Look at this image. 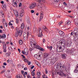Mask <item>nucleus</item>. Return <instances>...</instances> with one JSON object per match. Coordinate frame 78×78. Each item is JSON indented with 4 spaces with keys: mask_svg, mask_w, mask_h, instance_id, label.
<instances>
[{
    "mask_svg": "<svg viewBox=\"0 0 78 78\" xmlns=\"http://www.w3.org/2000/svg\"><path fill=\"white\" fill-rule=\"evenodd\" d=\"M45 73L46 74H47V73H48V70H47V69H45Z\"/></svg>",
    "mask_w": 78,
    "mask_h": 78,
    "instance_id": "4c0bfd02",
    "label": "nucleus"
},
{
    "mask_svg": "<svg viewBox=\"0 0 78 78\" xmlns=\"http://www.w3.org/2000/svg\"><path fill=\"white\" fill-rule=\"evenodd\" d=\"M12 5L13 6L16 7V6H17V3H16V2H15L13 3L12 4Z\"/></svg>",
    "mask_w": 78,
    "mask_h": 78,
    "instance_id": "5701e85b",
    "label": "nucleus"
},
{
    "mask_svg": "<svg viewBox=\"0 0 78 78\" xmlns=\"http://www.w3.org/2000/svg\"><path fill=\"white\" fill-rule=\"evenodd\" d=\"M43 29L47 33H48V31H49V30H48V29L47 28V27H43Z\"/></svg>",
    "mask_w": 78,
    "mask_h": 78,
    "instance_id": "9b49d317",
    "label": "nucleus"
},
{
    "mask_svg": "<svg viewBox=\"0 0 78 78\" xmlns=\"http://www.w3.org/2000/svg\"><path fill=\"white\" fill-rule=\"evenodd\" d=\"M62 58L64 59H65L66 58V54H63L62 55Z\"/></svg>",
    "mask_w": 78,
    "mask_h": 78,
    "instance_id": "aec40b11",
    "label": "nucleus"
},
{
    "mask_svg": "<svg viewBox=\"0 0 78 78\" xmlns=\"http://www.w3.org/2000/svg\"><path fill=\"white\" fill-rule=\"evenodd\" d=\"M3 49L4 50V52H6V49L4 48Z\"/></svg>",
    "mask_w": 78,
    "mask_h": 78,
    "instance_id": "6e6d98bb",
    "label": "nucleus"
},
{
    "mask_svg": "<svg viewBox=\"0 0 78 78\" xmlns=\"http://www.w3.org/2000/svg\"><path fill=\"white\" fill-rule=\"evenodd\" d=\"M28 34H29V32H27V34H23V37H24V39H27L28 37Z\"/></svg>",
    "mask_w": 78,
    "mask_h": 78,
    "instance_id": "0eeeda50",
    "label": "nucleus"
},
{
    "mask_svg": "<svg viewBox=\"0 0 78 78\" xmlns=\"http://www.w3.org/2000/svg\"><path fill=\"white\" fill-rule=\"evenodd\" d=\"M34 50V48H29V50L30 51H32V50Z\"/></svg>",
    "mask_w": 78,
    "mask_h": 78,
    "instance_id": "a19ab883",
    "label": "nucleus"
},
{
    "mask_svg": "<svg viewBox=\"0 0 78 78\" xmlns=\"http://www.w3.org/2000/svg\"><path fill=\"white\" fill-rule=\"evenodd\" d=\"M21 56H22V57H23V58H24V59H26L25 58V56H24V55H21Z\"/></svg>",
    "mask_w": 78,
    "mask_h": 78,
    "instance_id": "603ef678",
    "label": "nucleus"
},
{
    "mask_svg": "<svg viewBox=\"0 0 78 78\" xmlns=\"http://www.w3.org/2000/svg\"><path fill=\"white\" fill-rule=\"evenodd\" d=\"M3 65L4 66H6V65H7V64H6V62H4L3 63Z\"/></svg>",
    "mask_w": 78,
    "mask_h": 78,
    "instance_id": "0e129e2a",
    "label": "nucleus"
},
{
    "mask_svg": "<svg viewBox=\"0 0 78 78\" xmlns=\"http://www.w3.org/2000/svg\"><path fill=\"white\" fill-rule=\"evenodd\" d=\"M16 77L17 78H22V77H20V75H19V76H16Z\"/></svg>",
    "mask_w": 78,
    "mask_h": 78,
    "instance_id": "c03bdc74",
    "label": "nucleus"
},
{
    "mask_svg": "<svg viewBox=\"0 0 78 78\" xmlns=\"http://www.w3.org/2000/svg\"><path fill=\"white\" fill-rule=\"evenodd\" d=\"M19 43L20 45H22V43H23V42H22V41L21 40L19 41Z\"/></svg>",
    "mask_w": 78,
    "mask_h": 78,
    "instance_id": "2f4dec72",
    "label": "nucleus"
},
{
    "mask_svg": "<svg viewBox=\"0 0 78 78\" xmlns=\"http://www.w3.org/2000/svg\"><path fill=\"white\" fill-rule=\"evenodd\" d=\"M71 44H72V42H71V41L69 42V43L66 44V45H67V46L68 47H70V46H71Z\"/></svg>",
    "mask_w": 78,
    "mask_h": 78,
    "instance_id": "4be33fe9",
    "label": "nucleus"
},
{
    "mask_svg": "<svg viewBox=\"0 0 78 78\" xmlns=\"http://www.w3.org/2000/svg\"><path fill=\"white\" fill-rule=\"evenodd\" d=\"M37 7L38 9H41L42 8V4L39 3L38 4Z\"/></svg>",
    "mask_w": 78,
    "mask_h": 78,
    "instance_id": "1a4fd4ad",
    "label": "nucleus"
},
{
    "mask_svg": "<svg viewBox=\"0 0 78 78\" xmlns=\"http://www.w3.org/2000/svg\"><path fill=\"white\" fill-rule=\"evenodd\" d=\"M38 2H39V3L41 4L42 3H44L45 2V0H38Z\"/></svg>",
    "mask_w": 78,
    "mask_h": 78,
    "instance_id": "a211bd4d",
    "label": "nucleus"
},
{
    "mask_svg": "<svg viewBox=\"0 0 78 78\" xmlns=\"http://www.w3.org/2000/svg\"><path fill=\"white\" fill-rule=\"evenodd\" d=\"M21 73H22V74H23H23H24V71H21Z\"/></svg>",
    "mask_w": 78,
    "mask_h": 78,
    "instance_id": "5fc2aeb1",
    "label": "nucleus"
},
{
    "mask_svg": "<svg viewBox=\"0 0 78 78\" xmlns=\"http://www.w3.org/2000/svg\"><path fill=\"white\" fill-rule=\"evenodd\" d=\"M14 12L15 16L16 17H18V16H19V13H18V12H17V11H14Z\"/></svg>",
    "mask_w": 78,
    "mask_h": 78,
    "instance_id": "2eb2a0df",
    "label": "nucleus"
},
{
    "mask_svg": "<svg viewBox=\"0 0 78 78\" xmlns=\"http://www.w3.org/2000/svg\"><path fill=\"white\" fill-rule=\"evenodd\" d=\"M63 23L62 22H60L58 23L59 25H62Z\"/></svg>",
    "mask_w": 78,
    "mask_h": 78,
    "instance_id": "de8ad7c7",
    "label": "nucleus"
},
{
    "mask_svg": "<svg viewBox=\"0 0 78 78\" xmlns=\"http://www.w3.org/2000/svg\"><path fill=\"white\" fill-rule=\"evenodd\" d=\"M31 13H33L34 12V11L33 10H31Z\"/></svg>",
    "mask_w": 78,
    "mask_h": 78,
    "instance_id": "bf43d9fd",
    "label": "nucleus"
},
{
    "mask_svg": "<svg viewBox=\"0 0 78 78\" xmlns=\"http://www.w3.org/2000/svg\"><path fill=\"white\" fill-rule=\"evenodd\" d=\"M43 78H48L47 76L45 75V74H44V75H43Z\"/></svg>",
    "mask_w": 78,
    "mask_h": 78,
    "instance_id": "58836bf2",
    "label": "nucleus"
},
{
    "mask_svg": "<svg viewBox=\"0 0 78 78\" xmlns=\"http://www.w3.org/2000/svg\"><path fill=\"white\" fill-rule=\"evenodd\" d=\"M67 53H68V54H72V50H70V49H68Z\"/></svg>",
    "mask_w": 78,
    "mask_h": 78,
    "instance_id": "f3484780",
    "label": "nucleus"
},
{
    "mask_svg": "<svg viewBox=\"0 0 78 78\" xmlns=\"http://www.w3.org/2000/svg\"><path fill=\"white\" fill-rule=\"evenodd\" d=\"M24 69L25 70H27V67H25L24 68Z\"/></svg>",
    "mask_w": 78,
    "mask_h": 78,
    "instance_id": "69168bd1",
    "label": "nucleus"
},
{
    "mask_svg": "<svg viewBox=\"0 0 78 78\" xmlns=\"http://www.w3.org/2000/svg\"><path fill=\"white\" fill-rule=\"evenodd\" d=\"M24 51L26 55H28V48H25Z\"/></svg>",
    "mask_w": 78,
    "mask_h": 78,
    "instance_id": "6e6552de",
    "label": "nucleus"
},
{
    "mask_svg": "<svg viewBox=\"0 0 78 78\" xmlns=\"http://www.w3.org/2000/svg\"><path fill=\"white\" fill-rule=\"evenodd\" d=\"M36 6V3H32L30 5L29 8H30V9H33Z\"/></svg>",
    "mask_w": 78,
    "mask_h": 78,
    "instance_id": "423d86ee",
    "label": "nucleus"
},
{
    "mask_svg": "<svg viewBox=\"0 0 78 78\" xmlns=\"http://www.w3.org/2000/svg\"><path fill=\"white\" fill-rule=\"evenodd\" d=\"M33 30H34V31H37V29H36L35 28H34Z\"/></svg>",
    "mask_w": 78,
    "mask_h": 78,
    "instance_id": "13d9d810",
    "label": "nucleus"
},
{
    "mask_svg": "<svg viewBox=\"0 0 78 78\" xmlns=\"http://www.w3.org/2000/svg\"><path fill=\"white\" fill-rule=\"evenodd\" d=\"M64 28H66V26H63V27H62V29H63V30H67V29H66V28L65 29H64Z\"/></svg>",
    "mask_w": 78,
    "mask_h": 78,
    "instance_id": "e433bc0d",
    "label": "nucleus"
},
{
    "mask_svg": "<svg viewBox=\"0 0 78 78\" xmlns=\"http://www.w3.org/2000/svg\"><path fill=\"white\" fill-rule=\"evenodd\" d=\"M41 54H40L38 56V57L37 58V59H38V60H40L41 59Z\"/></svg>",
    "mask_w": 78,
    "mask_h": 78,
    "instance_id": "b1692460",
    "label": "nucleus"
},
{
    "mask_svg": "<svg viewBox=\"0 0 78 78\" xmlns=\"http://www.w3.org/2000/svg\"><path fill=\"white\" fill-rule=\"evenodd\" d=\"M11 52L10 53H6V56H10V54H11Z\"/></svg>",
    "mask_w": 78,
    "mask_h": 78,
    "instance_id": "c756f323",
    "label": "nucleus"
},
{
    "mask_svg": "<svg viewBox=\"0 0 78 78\" xmlns=\"http://www.w3.org/2000/svg\"><path fill=\"white\" fill-rule=\"evenodd\" d=\"M59 34L61 36H64L65 34H64V32L61 30H60L59 31Z\"/></svg>",
    "mask_w": 78,
    "mask_h": 78,
    "instance_id": "9d476101",
    "label": "nucleus"
},
{
    "mask_svg": "<svg viewBox=\"0 0 78 78\" xmlns=\"http://www.w3.org/2000/svg\"><path fill=\"white\" fill-rule=\"evenodd\" d=\"M49 55V54H48V53H44V58H47V57H48V56Z\"/></svg>",
    "mask_w": 78,
    "mask_h": 78,
    "instance_id": "dca6fc26",
    "label": "nucleus"
},
{
    "mask_svg": "<svg viewBox=\"0 0 78 78\" xmlns=\"http://www.w3.org/2000/svg\"><path fill=\"white\" fill-rule=\"evenodd\" d=\"M73 34H74L76 36L75 38H77V39H78V29L74 30L73 32Z\"/></svg>",
    "mask_w": 78,
    "mask_h": 78,
    "instance_id": "39448f33",
    "label": "nucleus"
},
{
    "mask_svg": "<svg viewBox=\"0 0 78 78\" xmlns=\"http://www.w3.org/2000/svg\"><path fill=\"white\" fill-rule=\"evenodd\" d=\"M52 48H53V47L52 46H50L49 48V49L51 51V50H52Z\"/></svg>",
    "mask_w": 78,
    "mask_h": 78,
    "instance_id": "09e8293b",
    "label": "nucleus"
},
{
    "mask_svg": "<svg viewBox=\"0 0 78 78\" xmlns=\"http://www.w3.org/2000/svg\"><path fill=\"white\" fill-rule=\"evenodd\" d=\"M34 66H32V67H31V69H33V68H34Z\"/></svg>",
    "mask_w": 78,
    "mask_h": 78,
    "instance_id": "680f3d73",
    "label": "nucleus"
},
{
    "mask_svg": "<svg viewBox=\"0 0 78 78\" xmlns=\"http://www.w3.org/2000/svg\"><path fill=\"white\" fill-rule=\"evenodd\" d=\"M18 34H19V33H18V32H16L15 34V36L16 37H17L18 36H19Z\"/></svg>",
    "mask_w": 78,
    "mask_h": 78,
    "instance_id": "473e14b6",
    "label": "nucleus"
},
{
    "mask_svg": "<svg viewBox=\"0 0 78 78\" xmlns=\"http://www.w3.org/2000/svg\"><path fill=\"white\" fill-rule=\"evenodd\" d=\"M6 38V35L5 34H3L1 36V39H5Z\"/></svg>",
    "mask_w": 78,
    "mask_h": 78,
    "instance_id": "412c9836",
    "label": "nucleus"
},
{
    "mask_svg": "<svg viewBox=\"0 0 78 78\" xmlns=\"http://www.w3.org/2000/svg\"><path fill=\"white\" fill-rule=\"evenodd\" d=\"M76 69H78V64L76 65Z\"/></svg>",
    "mask_w": 78,
    "mask_h": 78,
    "instance_id": "e2e57ef3",
    "label": "nucleus"
},
{
    "mask_svg": "<svg viewBox=\"0 0 78 78\" xmlns=\"http://www.w3.org/2000/svg\"><path fill=\"white\" fill-rule=\"evenodd\" d=\"M0 13L2 15V17L3 16V15H4V13L3 12H2V11H0Z\"/></svg>",
    "mask_w": 78,
    "mask_h": 78,
    "instance_id": "bb28decb",
    "label": "nucleus"
},
{
    "mask_svg": "<svg viewBox=\"0 0 78 78\" xmlns=\"http://www.w3.org/2000/svg\"><path fill=\"white\" fill-rule=\"evenodd\" d=\"M24 15V11L22 10L20 12V16L21 17H22Z\"/></svg>",
    "mask_w": 78,
    "mask_h": 78,
    "instance_id": "4468645a",
    "label": "nucleus"
},
{
    "mask_svg": "<svg viewBox=\"0 0 78 78\" xmlns=\"http://www.w3.org/2000/svg\"><path fill=\"white\" fill-rule=\"evenodd\" d=\"M55 2H56V3H58V2H59L60 1V0H54Z\"/></svg>",
    "mask_w": 78,
    "mask_h": 78,
    "instance_id": "3c124183",
    "label": "nucleus"
},
{
    "mask_svg": "<svg viewBox=\"0 0 78 78\" xmlns=\"http://www.w3.org/2000/svg\"><path fill=\"white\" fill-rule=\"evenodd\" d=\"M75 25H78V22L76 21L75 22Z\"/></svg>",
    "mask_w": 78,
    "mask_h": 78,
    "instance_id": "8fccbe9b",
    "label": "nucleus"
},
{
    "mask_svg": "<svg viewBox=\"0 0 78 78\" xmlns=\"http://www.w3.org/2000/svg\"><path fill=\"white\" fill-rule=\"evenodd\" d=\"M39 30V33L37 31L36 33V34L37 35L38 37H42V30L41 29V28H39L38 29Z\"/></svg>",
    "mask_w": 78,
    "mask_h": 78,
    "instance_id": "20e7f679",
    "label": "nucleus"
},
{
    "mask_svg": "<svg viewBox=\"0 0 78 78\" xmlns=\"http://www.w3.org/2000/svg\"><path fill=\"white\" fill-rule=\"evenodd\" d=\"M23 60L25 62H30L28 60H27V59L26 58L24 59Z\"/></svg>",
    "mask_w": 78,
    "mask_h": 78,
    "instance_id": "a878e982",
    "label": "nucleus"
},
{
    "mask_svg": "<svg viewBox=\"0 0 78 78\" xmlns=\"http://www.w3.org/2000/svg\"><path fill=\"white\" fill-rule=\"evenodd\" d=\"M22 6V3H20L19 4V7H20Z\"/></svg>",
    "mask_w": 78,
    "mask_h": 78,
    "instance_id": "4d7b16f0",
    "label": "nucleus"
},
{
    "mask_svg": "<svg viewBox=\"0 0 78 78\" xmlns=\"http://www.w3.org/2000/svg\"><path fill=\"white\" fill-rule=\"evenodd\" d=\"M3 49H6V44H5L3 45Z\"/></svg>",
    "mask_w": 78,
    "mask_h": 78,
    "instance_id": "f704fd0d",
    "label": "nucleus"
},
{
    "mask_svg": "<svg viewBox=\"0 0 78 78\" xmlns=\"http://www.w3.org/2000/svg\"><path fill=\"white\" fill-rule=\"evenodd\" d=\"M9 25H10V26L11 25L12 26V23H11V22H10L9 23Z\"/></svg>",
    "mask_w": 78,
    "mask_h": 78,
    "instance_id": "a18cd8bd",
    "label": "nucleus"
},
{
    "mask_svg": "<svg viewBox=\"0 0 78 78\" xmlns=\"http://www.w3.org/2000/svg\"><path fill=\"white\" fill-rule=\"evenodd\" d=\"M5 72V70H3V71H2L1 72V74H2V73H4Z\"/></svg>",
    "mask_w": 78,
    "mask_h": 78,
    "instance_id": "37998d69",
    "label": "nucleus"
},
{
    "mask_svg": "<svg viewBox=\"0 0 78 78\" xmlns=\"http://www.w3.org/2000/svg\"><path fill=\"white\" fill-rule=\"evenodd\" d=\"M63 4L64 5H67V4H66V3L65 2H63Z\"/></svg>",
    "mask_w": 78,
    "mask_h": 78,
    "instance_id": "774afa93",
    "label": "nucleus"
},
{
    "mask_svg": "<svg viewBox=\"0 0 78 78\" xmlns=\"http://www.w3.org/2000/svg\"><path fill=\"white\" fill-rule=\"evenodd\" d=\"M32 76H34V75H35V73H34V71H32Z\"/></svg>",
    "mask_w": 78,
    "mask_h": 78,
    "instance_id": "c9c22d12",
    "label": "nucleus"
},
{
    "mask_svg": "<svg viewBox=\"0 0 78 78\" xmlns=\"http://www.w3.org/2000/svg\"><path fill=\"white\" fill-rule=\"evenodd\" d=\"M28 62V65L30 66V64H31V62Z\"/></svg>",
    "mask_w": 78,
    "mask_h": 78,
    "instance_id": "052dcab7",
    "label": "nucleus"
},
{
    "mask_svg": "<svg viewBox=\"0 0 78 78\" xmlns=\"http://www.w3.org/2000/svg\"><path fill=\"white\" fill-rule=\"evenodd\" d=\"M40 50H41V51H44V48H41L40 47V48L39 49Z\"/></svg>",
    "mask_w": 78,
    "mask_h": 78,
    "instance_id": "72a5a7b5",
    "label": "nucleus"
},
{
    "mask_svg": "<svg viewBox=\"0 0 78 78\" xmlns=\"http://www.w3.org/2000/svg\"><path fill=\"white\" fill-rule=\"evenodd\" d=\"M18 32V36L20 37L21 36H22V33L23 32V31H22V30H20Z\"/></svg>",
    "mask_w": 78,
    "mask_h": 78,
    "instance_id": "ddd939ff",
    "label": "nucleus"
},
{
    "mask_svg": "<svg viewBox=\"0 0 78 78\" xmlns=\"http://www.w3.org/2000/svg\"><path fill=\"white\" fill-rule=\"evenodd\" d=\"M37 75H38V76H41V73L39 71L37 72Z\"/></svg>",
    "mask_w": 78,
    "mask_h": 78,
    "instance_id": "7c9ffc66",
    "label": "nucleus"
},
{
    "mask_svg": "<svg viewBox=\"0 0 78 78\" xmlns=\"http://www.w3.org/2000/svg\"><path fill=\"white\" fill-rule=\"evenodd\" d=\"M21 28L23 30L24 28V25L23 24V23L21 26Z\"/></svg>",
    "mask_w": 78,
    "mask_h": 78,
    "instance_id": "393cba45",
    "label": "nucleus"
},
{
    "mask_svg": "<svg viewBox=\"0 0 78 78\" xmlns=\"http://www.w3.org/2000/svg\"><path fill=\"white\" fill-rule=\"evenodd\" d=\"M55 74L56 75H59L60 76H65V77H66V76H67V75L62 73V71L61 70L59 71H57L55 73Z\"/></svg>",
    "mask_w": 78,
    "mask_h": 78,
    "instance_id": "7ed1b4c3",
    "label": "nucleus"
},
{
    "mask_svg": "<svg viewBox=\"0 0 78 78\" xmlns=\"http://www.w3.org/2000/svg\"><path fill=\"white\" fill-rule=\"evenodd\" d=\"M16 23H19V20L18 19H16Z\"/></svg>",
    "mask_w": 78,
    "mask_h": 78,
    "instance_id": "49530a36",
    "label": "nucleus"
},
{
    "mask_svg": "<svg viewBox=\"0 0 78 78\" xmlns=\"http://www.w3.org/2000/svg\"><path fill=\"white\" fill-rule=\"evenodd\" d=\"M60 64L59 63H58L57 64V69H58V67H59V66Z\"/></svg>",
    "mask_w": 78,
    "mask_h": 78,
    "instance_id": "79ce46f5",
    "label": "nucleus"
},
{
    "mask_svg": "<svg viewBox=\"0 0 78 78\" xmlns=\"http://www.w3.org/2000/svg\"><path fill=\"white\" fill-rule=\"evenodd\" d=\"M24 75H28V73H27V72H26L24 73Z\"/></svg>",
    "mask_w": 78,
    "mask_h": 78,
    "instance_id": "864d4df0",
    "label": "nucleus"
},
{
    "mask_svg": "<svg viewBox=\"0 0 78 78\" xmlns=\"http://www.w3.org/2000/svg\"><path fill=\"white\" fill-rule=\"evenodd\" d=\"M59 45H61L63 46L62 47L60 46L59 47H58V46H57V48L56 49V51L57 52H61L62 51V50L65 49V44H66V42L65 40L62 39H61L59 41Z\"/></svg>",
    "mask_w": 78,
    "mask_h": 78,
    "instance_id": "f257e3e1",
    "label": "nucleus"
},
{
    "mask_svg": "<svg viewBox=\"0 0 78 78\" xmlns=\"http://www.w3.org/2000/svg\"><path fill=\"white\" fill-rule=\"evenodd\" d=\"M56 58H55V57H54V58H53V60H54V61H56Z\"/></svg>",
    "mask_w": 78,
    "mask_h": 78,
    "instance_id": "338daca9",
    "label": "nucleus"
},
{
    "mask_svg": "<svg viewBox=\"0 0 78 78\" xmlns=\"http://www.w3.org/2000/svg\"><path fill=\"white\" fill-rule=\"evenodd\" d=\"M2 8H3V9L4 10H6V5L5 4H3L2 5Z\"/></svg>",
    "mask_w": 78,
    "mask_h": 78,
    "instance_id": "f8f14e48",
    "label": "nucleus"
},
{
    "mask_svg": "<svg viewBox=\"0 0 78 78\" xmlns=\"http://www.w3.org/2000/svg\"><path fill=\"white\" fill-rule=\"evenodd\" d=\"M34 57L35 58L37 59V58L38 57V55H35L34 56Z\"/></svg>",
    "mask_w": 78,
    "mask_h": 78,
    "instance_id": "ea45409f",
    "label": "nucleus"
},
{
    "mask_svg": "<svg viewBox=\"0 0 78 78\" xmlns=\"http://www.w3.org/2000/svg\"><path fill=\"white\" fill-rule=\"evenodd\" d=\"M30 44H31L32 45H34V48L37 49H38V50H39L40 48H41V47L39 46V45H37V44H36V43L35 42V41H34L33 40L30 39Z\"/></svg>",
    "mask_w": 78,
    "mask_h": 78,
    "instance_id": "f03ea898",
    "label": "nucleus"
},
{
    "mask_svg": "<svg viewBox=\"0 0 78 78\" xmlns=\"http://www.w3.org/2000/svg\"><path fill=\"white\" fill-rule=\"evenodd\" d=\"M40 15V19H43V17H44V14L43 13H41Z\"/></svg>",
    "mask_w": 78,
    "mask_h": 78,
    "instance_id": "6ab92c4d",
    "label": "nucleus"
},
{
    "mask_svg": "<svg viewBox=\"0 0 78 78\" xmlns=\"http://www.w3.org/2000/svg\"><path fill=\"white\" fill-rule=\"evenodd\" d=\"M74 73H78V69H76H76L74 70Z\"/></svg>",
    "mask_w": 78,
    "mask_h": 78,
    "instance_id": "cd10ccee",
    "label": "nucleus"
},
{
    "mask_svg": "<svg viewBox=\"0 0 78 78\" xmlns=\"http://www.w3.org/2000/svg\"><path fill=\"white\" fill-rule=\"evenodd\" d=\"M70 23H71V21H70V20L67 21V25H70Z\"/></svg>",
    "mask_w": 78,
    "mask_h": 78,
    "instance_id": "c85d7f7f",
    "label": "nucleus"
}]
</instances>
